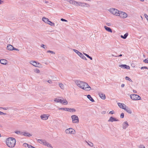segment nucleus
Masks as SVG:
<instances>
[{"label":"nucleus","mask_w":148,"mask_h":148,"mask_svg":"<svg viewBox=\"0 0 148 148\" xmlns=\"http://www.w3.org/2000/svg\"><path fill=\"white\" fill-rule=\"evenodd\" d=\"M75 82L78 87L85 90L89 91L91 89L90 87L84 82L75 80Z\"/></svg>","instance_id":"obj_1"},{"label":"nucleus","mask_w":148,"mask_h":148,"mask_svg":"<svg viewBox=\"0 0 148 148\" xmlns=\"http://www.w3.org/2000/svg\"><path fill=\"white\" fill-rule=\"evenodd\" d=\"M16 140L13 138H9L6 139V143L7 145L10 147H13L15 145Z\"/></svg>","instance_id":"obj_2"},{"label":"nucleus","mask_w":148,"mask_h":148,"mask_svg":"<svg viewBox=\"0 0 148 148\" xmlns=\"http://www.w3.org/2000/svg\"><path fill=\"white\" fill-rule=\"evenodd\" d=\"M38 142L43 145L45 146H47L48 147L52 148L51 145L47 143L45 140H44L38 139L37 140Z\"/></svg>","instance_id":"obj_3"},{"label":"nucleus","mask_w":148,"mask_h":148,"mask_svg":"<svg viewBox=\"0 0 148 148\" xmlns=\"http://www.w3.org/2000/svg\"><path fill=\"white\" fill-rule=\"evenodd\" d=\"M65 133L67 134H74L75 133V130L72 128H69L66 129L65 131Z\"/></svg>","instance_id":"obj_4"},{"label":"nucleus","mask_w":148,"mask_h":148,"mask_svg":"<svg viewBox=\"0 0 148 148\" xmlns=\"http://www.w3.org/2000/svg\"><path fill=\"white\" fill-rule=\"evenodd\" d=\"M131 99L133 100H141V97L136 94H132L130 95Z\"/></svg>","instance_id":"obj_5"},{"label":"nucleus","mask_w":148,"mask_h":148,"mask_svg":"<svg viewBox=\"0 0 148 148\" xmlns=\"http://www.w3.org/2000/svg\"><path fill=\"white\" fill-rule=\"evenodd\" d=\"M109 11L113 14L117 16H118L119 13V11L117 9L114 8H112L109 9Z\"/></svg>","instance_id":"obj_6"},{"label":"nucleus","mask_w":148,"mask_h":148,"mask_svg":"<svg viewBox=\"0 0 148 148\" xmlns=\"http://www.w3.org/2000/svg\"><path fill=\"white\" fill-rule=\"evenodd\" d=\"M72 122L73 123H78L79 122L78 117L76 115H73L71 116Z\"/></svg>","instance_id":"obj_7"},{"label":"nucleus","mask_w":148,"mask_h":148,"mask_svg":"<svg viewBox=\"0 0 148 148\" xmlns=\"http://www.w3.org/2000/svg\"><path fill=\"white\" fill-rule=\"evenodd\" d=\"M127 14L125 12L119 11L118 16L123 18H126L127 17Z\"/></svg>","instance_id":"obj_8"},{"label":"nucleus","mask_w":148,"mask_h":148,"mask_svg":"<svg viewBox=\"0 0 148 148\" xmlns=\"http://www.w3.org/2000/svg\"><path fill=\"white\" fill-rule=\"evenodd\" d=\"M59 109L60 110H64L67 111L69 112H75L76 111V110L74 108H59Z\"/></svg>","instance_id":"obj_9"},{"label":"nucleus","mask_w":148,"mask_h":148,"mask_svg":"<svg viewBox=\"0 0 148 148\" xmlns=\"http://www.w3.org/2000/svg\"><path fill=\"white\" fill-rule=\"evenodd\" d=\"M30 64H32L34 66L40 67L41 66V65L39 63H38L35 61H32L30 62Z\"/></svg>","instance_id":"obj_10"},{"label":"nucleus","mask_w":148,"mask_h":148,"mask_svg":"<svg viewBox=\"0 0 148 148\" xmlns=\"http://www.w3.org/2000/svg\"><path fill=\"white\" fill-rule=\"evenodd\" d=\"M129 125L127 121L124 122L122 124V128L123 129H125L127 128Z\"/></svg>","instance_id":"obj_11"},{"label":"nucleus","mask_w":148,"mask_h":148,"mask_svg":"<svg viewBox=\"0 0 148 148\" xmlns=\"http://www.w3.org/2000/svg\"><path fill=\"white\" fill-rule=\"evenodd\" d=\"M49 117V115L47 114H43L40 116V118L42 119L46 120Z\"/></svg>","instance_id":"obj_12"},{"label":"nucleus","mask_w":148,"mask_h":148,"mask_svg":"<svg viewBox=\"0 0 148 148\" xmlns=\"http://www.w3.org/2000/svg\"><path fill=\"white\" fill-rule=\"evenodd\" d=\"M118 105L120 108L123 109L126 107V106L124 103H118Z\"/></svg>","instance_id":"obj_13"},{"label":"nucleus","mask_w":148,"mask_h":148,"mask_svg":"<svg viewBox=\"0 0 148 148\" xmlns=\"http://www.w3.org/2000/svg\"><path fill=\"white\" fill-rule=\"evenodd\" d=\"M119 120L116 118H113L112 116L110 117L109 119L108 120V122H113V121H118Z\"/></svg>","instance_id":"obj_14"},{"label":"nucleus","mask_w":148,"mask_h":148,"mask_svg":"<svg viewBox=\"0 0 148 148\" xmlns=\"http://www.w3.org/2000/svg\"><path fill=\"white\" fill-rule=\"evenodd\" d=\"M119 66L121 67L122 68L125 69H130V66L125 64L120 65Z\"/></svg>","instance_id":"obj_15"},{"label":"nucleus","mask_w":148,"mask_h":148,"mask_svg":"<svg viewBox=\"0 0 148 148\" xmlns=\"http://www.w3.org/2000/svg\"><path fill=\"white\" fill-rule=\"evenodd\" d=\"M22 135L28 137H30L32 136V135L29 133L25 132H23Z\"/></svg>","instance_id":"obj_16"},{"label":"nucleus","mask_w":148,"mask_h":148,"mask_svg":"<svg viewBox=\"0 0 148 148\" xmlns=\"http://www.w3.org/2000/svg\"><path fill=\"white\" fill-rule=\"evenodd\" d=\"M0 62L2 64L6 65L7 62V61L5 59H2L0 60Z\"/></svg>","instance_id":"obj_17"},{"label":"nucleus","mask_w":148,"mask_h":148,"mask_svg":"<svg viewBox=\"0 0 148 148\" xmlns=\"http://www.w3.org/2000/svg\"><path fill=\"white\" fill-rule=\"evenodd\" d=\"M99 95L101 99H106L105 95L104 94L100 93L99 94Z\"/></svg>","instance_id":"obj_18"},{"label":"nucleus","mask_w":148,"mask_h":148,"mask_svg":"<svg viewBox=\"0 0 148 148\" xmlns=\"http://www.w3.org/2000/svg\"><path fill=\"white\" fill-rule=\"evenodd\" d=\"M7 49L8 50H12L14 49L12 45H8L7 47Z\"/></svg>","instance_id":"obj_19"},{"label":"nucleus","mask_w":148,"mask_h":148,"mask_svg":"<svg viewBox=\"0 0 148 148\" xmlns=\"http://www.w3.org/2000/svg\"><path fill=\"white\" fill-rule=\"evenodd\" d=\"M70 3L73 4L75 5H77V2L74 0H70L69 1Z\"/></svg>","instance_id":"obj_20"},{"label":"nucleus","mask_w":148,"mask_h":148,"mask_svg":"<svg viewBox=\"0 0 148 148\" xmlns=\"http://www.w3.org/2000/svg\"><path fill=\"white\" fill-rule=\"evenodd\" d=\"M104 28L107 31L109 32H111V33L112 32V31L111 29V28H110V27H108L106 26H104Z\"/></svg>","instance_id":"obj_21"},{"label":"nucleus","mask_w":148,"mask_h":148,"mask_svg":"<svg viewBox=\"0 0 148 148\" xmlns=\"http://www.w3.org/2000/svg\"><path fill=\"white\" fill-rule=\"evenodd\" d=\"M124 110L126 111L129 114H131L132 113V112L131 110L128 107L126 108V107Z\"/></svg>","instance_id":"obj_22"},{"label":"nucleus","mask_w":148,"mask_h":148,"mask_svg":"<svg viewBox=\"0 0 148 148\" xmlns=\"http://www.w3.org/2000/svg\"><path fill=\"white\" fill-rule=\"evenodd\" d=\"M42 20L45 23H48L49 21L48 18L45 17H43L42 18Z\"/></svg>","instance_id":"obj_23"},{"label":"nucleus","mask_w":148,"mask_h":148,"mask_svg":"<svg viewBox=\"0 0 148 148\" xmlns=\"http://www.w3.org/2000/svg\"><path fill=\"white\" fill-rule=\"evenodd\" d=\"M85 4L86 5H88V4L86 3H82L80 2H77V5H79L81 6H83V5Z\"/></svg>","instance_id":"obj_24"},{"label":"nucleus","mask_w":148,"mask_h":148,"mask_svg":"<svg viewBox=\"0 0 148 148\" xmlns=\"http://www.w3.org/2000/svg\"><path fill=\"white\" fill-rule=\"evenodd\" d=\"M86 142L90 147H93V144L91 142L89 141H86Z\"/></svg>","instance_id":"obj_25"},{"label":"nucleus","mask_w":148,"mask_h":148,"mask_svg":"<svg viewBox=\"0 0 148 148\" xmlns=\"http://www.w3.org/2000/svg\"><path fill=\"white\" fill-rule=\"evenodd\" d=\"M87 98L90 100V101L92 102H94L95 101L91 97L90 95H88L87 96Z\"/></svg>","instance_id":"obj_26"},{"label":"nucleus","mask_w":148,"mask_h":148,"mask_svg":"<svg viewBox=\"0 0 148 148\" xmlns=\"http://www.w3.org/2000/svg\"><path fill=\"white\" fill-rule=\"evenodd\" d=\"M128 33H126L124 35V36H123V35H121V38H122L125 39L127 38V37L128 36Z\"/></svg>","instance_id":"obj_27"},{"label":"nucleus","mask_w":148,"mask_h":148,"mask_svg":"<svg viewBox=\"0 0 148 148\" xmlns=\"http://www.w3.org/2000/svg\"><path fill=\"white\" fill-rule=\"evenodd\" d=\"M80 57L82 58V59L85 60H87V59L81 53H80V54L79 56Z\"/></svg>","instance_id":"obj_28"},{"label":"nucleus","mask_w":148,"mask_h":148,"mask_svg":"<svg viewBox=\"0 0 148 148\" xmlns=\"http://www.w3.org/2000/svg\"><path fill=\"white\" fill-rule=\"evenodd\" d=\"M15 133L17 134L22 135L23 132L20 131H15Z\"/></svg>","instance_id":"obj_29"},{"label":"nucleus","mask_w":148,"mask_h":148,"mask_svg":"<svg viewBox=\"0 0 148 148\" xmlns=\"http://www.w3.org/2000/svg\"><path fill=\"white\" fill-rule=\"evenodd\" d=\"M62 101V104L65 105L67 104L68 103V101L66 99L63 100Z\"/></svg>","instance_id":"obj_30"},{"label":"nucleus","mask_w":148,"mask_h":148,"mask_svg":"<svg viewBox=\"0 0 148 148\" xmlns=\"http://www.w3.org/2000/svg\"><path fill=\"white\" fill-rule=\"evenodd\" d=\"M73 51L75 52L79 56V55L80 54V53H81V52H79V51H78V50H76V49H73Z\"/></svg>","instance_id":"obj_31"},{"label":"nucleus","mask_w":148,"mask_h":148,"mask_svg":"<svg viewBox=\"0 0 148 148\" xmlns=\"http://www.w3.org/2000/svg\"><path fill=\"white\" fill-rule=\"evenodd\" d=\"M59 86L62 89H64V86L62 83H59Z\"/></svg>","instance_id":"obj_32"},{"label":"nucleus","mask_w":148,"mask_h":148,"mask_svg":"<svg viewBox=\"0 0 148 148\" xmlns=\"http://www.w3.org/2000/svg\"><path fill=\"white\" fill-rule=\"evenodd\" d=\"M48 24H49V25H51V26H55L54 23H52V22H51V21H49V22Z\"/></svg>","instance_id":"obj_33"},{"label":"nucleus","mask_w":148,"mask_h":148,"mask_svg":"<svg viewBox=\"0 0 148 148\" xmlns=\"http://www.w3.org/2000/svg\"><path fill=\"white\" fill-rule=\"evenodd\" d=\"M83 54L85 56H86L88 58H89L90 60H92V58L90 56H89L88 55L85 53H83Z\"/></svg>","instance_id":"obj_34"},{"label":"nucleus","mask_w":148,"mask_h":148,"mask_svg":"<svg viewBox=\"0 0 148 148\" xmlns=\"http://www.w3.org/2000/svg\"><path fill=\"white\" fill-rule=\"evenodd\" d=\"M125 78V79L127 80H128L130 82H132V79L127 76H126Z\"/></svg>","instance_id":"obj_35"},{"label":"nucleus","mask_w":148,"mask_h":148,"mask_svg":"<svg viewBox=\"0 0 148 148\" xmlns=\"http://www.w3.org/2000/svg\"><path fill=\"white\" fill-rule=\"evenodd\" d=\"M47 53H51L52 54H55V53L53 51H50V50H48V51H47Z\"/></svg>","instance_id":"obj_36"},{"label":"nucleus","mask_w":148,"mask_h":148,"mask_svg":"<svg viewBox=\"0 0 148 148\" xmlns=\"http://www.w3.org/2000/svg\"><path fill=\"white\" fill-rule=\"evenodd\" d=\"M34 71L35 73H39L40 72V70L38 69H36L34 70Z\"/></svg>","instance_id":"obj_37"},{"label":"nucleus","mask_w":148,"mask_h":148,"mask_svg":"<svg viewBox=\"0 0 148 148\" xmlns=\"http://www.w3.org/2000/svg\"><path fill=\"white\" fill-rule=\"evenodd\" d=\"M60 99H59L56 98L54 99V101L57 103H59Z\"/></svg>","instance_id":"obj_38"},{"label":"nucleus","mask_w":148,"mask_h":148,"mask_svg":"<svg viewBox=\"0 0 148 148\" xmlns=\"http://www.w3.org/2000/svg\"><path fill=\"white\" fill-rule=\"evenodd\" d=\"M23 145L25 147H28L29 148V145H28V144L26 143H24L23 144Z\"/></svg>","instance_id":"obj_39"},{"label":"nucleus","mask_w":148,"mask_h":148,"mask_svg":"<svg viewBox=\"0 0 148 148\" xmlns=\"http://www.w3.org/2000/svg\"><path fill=\"white\" fill-rule=\"evenodd\" d=\"M143 62L145 63H148V58H147L143 60Z\"/></svg>","instance_id":"obj_40"},{"label":"nucleus","mask_w":148,"mask_h":148,"mask_svg":"<svg viewBox=\"0 0 148 148\" xmlns=\"http://www.w3.org/2000/svg\"><path fill=\"white\" fill-rule=\"evenodd\" d=\"M148 69V67H147L146 66L142 67H141V69Z\"/></svg>","instance_id":"obj_41"},{"label":"nucleus","mask_w":148,"mask_h":148,"mask_svg":"<svg viewBox=\"0 0 148 148\" xmlns=\"http://www.w3.org/2000/svg\"><path fill=\"white\" fill-rule=\"evenodd\" d=\"M144 16H145V18H146L147 20L148 21V16L146 14H145Z\"/></svg>","instance_id":"obj_42"},{"label":"nucleus","mask_w":148,"mask_h":148,"mask_svg":"<svg viewBox=\"0 0 148 148\" xmlns=\"http://www.w3.org/2000/svg\"><path fill=\"white\" fill-rule=\"evenodd\" d=\"M124 116V114L123 113H122L120 115V117L121 118H123Z\"/></svg>","instance_id":"obj_43"},{"label":"nucleus","mask_w":148,"mask_h":148,"mask_svg":"<svg viewBox=\"0 0 148 148\" xmlns=\"http://www.w3.org/2000/svg\"><path fill=\"white\" fill-rule=\"evenodd\" d=\"M61 20L62 21H65V22H67V21L65 19H64L63 18H62L61 19Z\"/></svg>","instance_id":"obj_44"},{"label":"nucleus","mask_w":148,"mask_h":148,"mask_svg":"<svg viewBox=\"0 0 148 148\" xmlns=\"http://www.w3.org/2000/svg\"><path fill=\"white\" fill-rule=\"evenodd\" d=\"M41 47H42L43 48L45 49V45L43 44H42L41 46Z\"/></svg>","instance_id":"obj_45"},{"label":"nucleus","mask_w":148,"mask_h":148,"mask_svg":"<svg viewBox=\"0 0 148 148\" xmlns=\"http://www.w3.org/2000/svg\"><path fill=\"white\" fill-rule=\"evenodd\" d=\"M139 148H145V147L143 145H140L139 146Z\"/></svg>","instance_id":"obj_46"},{"label":"nucleus","mask_w":148,"mask_h":148,"mask_svg":"<svg viewBox=\"0 0 148 148\" xmlns=\"http://www.w3.org/2000/svg\"><path fill=\"white\" fill-rule=\"evenodd\" d=\"M47 82L49 84H51L52 83V81L51 80H49L47 81Z\"/></svg>","instance_id":"obj_47"},{"label":"nucleus","mask_w":148,"mask_h":148,"mask_svg":"<svg viewBox=\"0 0 148 148\" xmlns=\"http://www.w3.org/2000/svg\"><path fill=\"white\" fill-rule=\"evenodd\" d=\"M114 111H111L110 112H109V114H113L114 113Z\"/></svg>","instance_id":"obj_48"},{"label":"nucleus","mask_w":148,"mask_h":148,"mask_svg":"<svg viewBox=\"0 0 148 148\" xmlns=\"http://www.w3.org/2000/svg\"><path fill=\"white\" fill-rule=\"evenodd\" d=\"M106 24L108 26H110L111 25V23H107Z\"/></svg>","instance_id":"obj_49"},{"label":"nucleus","mask_w":148,"mask_h":148,"mask_svg":"<svg viewBox=\"0 0 148 148\" xmlns=\"http://www.w3.org/2000/svg\"><path fill=\"white\" fill-rule=\"evenodd\" d=\"M5 114L4 113L1 112L0 111V115H4Z\"/></svg>","instance_id":"obj_50"},{"label":"nucleus","mask_w":148,"mask_h":148,"mask_svg":"<svg viewBox=\"0 0 148 148\" xmlns=\"http://www.w3.org/2000/svg\"><path fill=\"white\" fill-rule=\"evenodd\" d=\"M62 101H63L61 99H60L59 103H60L62 104Z\"/></svg>","instance_id":"obj_51"},{"label":"nucleus","mask_w":148,"mask_h":148,"mask_svg":"<svg viewBox=\"0 0 148 148\" xmlns=\"http://www.w3.org/2000/svg\"><path fill=\"white\" fill-rule=\"evenodd\" d=\"M29 148H35L31 145H29Z\"/></svg>","instance_id":"obj_52"},{"label":"nucleus","mask_w":148,"mask_h":148,"mask_svg":"<svg viewBox=\"0 0 148 148\" xmlns=\"http://www.w3.org/2000/svg\"><path fill=\"white\" fill-rule=\"evenodd\" d=\"M124 86H125V84H122L121 85V87H122V88L124 87Z\"/></svg>","instance_id":"obj_53"},{"label":"nucleus","mask_w":148,"mask_h":148,"mask_svg":"<svg viewBox=\"0 0 148 148\" xmlns=\"http://www.w3.org/2000/svg\"><path fill=\"white\" fill-rule=\"evenodd\" d=\"M89 5L88 4V5H86L85 4H83V6H86V7H88V6Z\"/></svg>","instance_id":"obj_54"},{"label":"nucleus","mask_w":148,"mask_h":148,"mask_svg":"<svg viewBox=\"0 0 148 148\" xmlns=\"http://www.w3.org/2000/svg\"><path fill=\"white\" fill-rule=\"evenodd\" d=\"M3 1H2L1 0H0V5L2 4V3H3Z\"/></svg>","instance_id":"obj_55"},{"label":"nucleus","mask_w":148,"mask_h":148,"mask_svg":"<svg viewBox=\"0 0 148 148\" xmlns=\"http://www.w3.org/2000/svg\"><path fill=\"white\" fill-rule=\"evenodd\" d=\"M122 56V54H120L119 55V56H115V57H121V56Z\"/></svg>","instance_id":"obj_56"},{"label":"nucleus","mask_w":148,"mask_h":148,"mask_svg":"<svg viewBox=\"0 0 148 148\" xmlns=\"http://www.w3.org/2000/svg\"><path fill=\"white\" fill-rule=\"evenodd\" d=\"M133 92L134 93H136L137 92V91L136 90H133Z\"/></svg>","instance_id":"obj_57"},{"label":"nucleus","mask_w":148,"mask_h":148,"mask_svg":"<svg viewBox=\"0 0 148 148\" xmlns=\"http://www.w3.org/2000/svg\"><path fill=\"white\" fill-rule=\"evenodd\" d=\"M13 50H16V51H18V49H17L15 48H14V49H13Z\"/></svg>","instance_id":"obj_58"},{"label":"nucleus","mask_w":148,"mask_h":148,"mask_svg":"<svg viewBox=\"0 0 148 148\" xmlns=\"http://www.w3.org/2000/svg\"><path fill=\"white\" fill-rule=\"evenodd\" d=\"M3 109H4V110H6V109L5 108H3Z\"/></svg>","instance_id":"obj_59"},{"label":"nucleus","mask_w":148,"mask_h":148,"mask_svg":"<svg viewBox=\"0 0 148 148\" xmlns=\"http://www.w3.org/2000/svg\"><path fill=\"white\" fill-rule=\"evenodd\" d=\"M45 3H48V1H45Z\"/></svg>","instance_id":"obj_60"},{"label":"nucleus","mask_w":148,"mask_h":148,"mask_svg":"<svg viewBox=\"0 0 148 148\" xmlns=\"http://www.w3.org/2000/svg\"><path fill=\"white\" fill-rule=\"evenodd\" d=\"M141 1H143L144 0H140Z\"/></svg>","instance_id":"obj_61"},{"label":"nucleus","mask_w":148,"mask_h":148,"mask_svg":"<svg viewBox=\"0 0 148 148\" xmlns=\"http://www.w3.org/2000/svg\"><path fill=\"white\" fill-rule=\"evenodd\" d=\"M105 112H104V113H105Z\"/></svg>","instance_id":"obj_62"},{"label":"nucleus","mask_w":148,"mask_h":148,"mask_svg":"<svg viewBox=\"0 0 148 148\" xmlns=\"http://www.w3.org/2000/svg\"><path fill=\"white\" fill-rule=\"evenodd\" d=\"M147 53H148V52H147Z\"/></svg>","instance_id":"obj_63"}]
</instances>
